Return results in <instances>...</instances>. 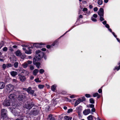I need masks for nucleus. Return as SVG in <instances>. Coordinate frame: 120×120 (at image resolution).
<instances>
[{"label":"nucleus","instance_id":"obj_1","mask_svg":"<svg viewBox=\"0 0 120 120\" xmlns=\"http://www.w3.org/2000/svg\"><path fill=\"white\" fill-rule=\"evenodd\" d=\"M44 55V53L40 50H38L36 51L35 55L36 59H35V58H34L33 60V64L36 66L38 68H39L40 64L38 62H35L34 60L35 59V60H38L42 58Z\"/></svg>","mask_w":120,"mask_h":120},{"label":"nucleus","instance_id":"obj_2","mask_svg":"<svg viewBox=\"0 0 120 120\" xmlns=\"http://www.w3.org/2000/svg\"><path fill=\"white\" fill-rule=\"evenodd\" d=\"M39 113V111L38 110L35 109H33L31 111L30 113H27V115H33L34 116H36Z\"/></svg>","mask_w":120,"mask_h":120},{"label":"nucleus","instance_id":"obj_3","mask_svg":"<svg viewBox=\"0 0 120 120\" xmlns=\"http://www.w3.org/2000/svg\"><path fill=\"white\" fill-rule=\"evenodd\" d=\"M34 104L33 102L29 103L26 104L24 105V107L26 109L28 110H30L34 106Z\"/></svg>","mask_w":120,"mask_h":120},{"label":"nucleus","instance_id":"obj_4","mask_svg":"<svg viewBox=\"0 0 120 120\" xmlns=\"http://www.w3.org/2000/svg\"><path fill=\"white\" fill-rule=\"evenodd\" d=\"M15 96V94H10L9 97V100H10V101H11L13 104H14Z\"/></svg>","mask_w":120,"mask_h":120},{"label":"nucleus","instance_id":"obj_5","mask_svg":"<svg viewBox=\"0 0 120 120\" xmlns=\"http://www.w3.org/2000/svg\"><path fill=\"white\" fill-rule=\"evenodd\" d=\"M11 101L9 100L6 99L3 103V105L5 106H8L10 105Z\"/></svg>","mask_w":120,"mask_h":120},{"label":"nucleus","instance_id":"obj_6","mask_svg":"<svg viewBox=\"0 0 120 120\" xmlns=\"http://www.w3.org/2000/svg\"><path fill=\"white\" fill-rule=\"evenodd\" d=\"M8 92H10L13 89V86L11 84L8 85L6 86Z\"/></svg>","mask_w":120,"mask_h":120},{"label":"nucleus","instance_id":"obj_7","mask_svg":"<svg viewBox=\"0 0 120 120\" xmlns=\"http://www.w3.org/2000/svg\"><path fill=\"white\" fill-rule=\"evenodd\" d=\"M6 112L7 110L6 109H3L1 110V112L2 116L3 117H4H4H5V118H6Z\"/></svg>","mask_w":120,"mask_h":120},{"label":"nucleus","instance_id":"obj_8","mask_svg":"<svg viewBox=\"0 0 120 120\" xmlns=\"http://www.w3.org/2000/svg\"><path fill=\"white\" fill-rule=\"evenodd\" d=\"M19 78L20 81L22 82H24L26 80V78L24 76L21 75H19Z\"/></svg>","mask_w":120,"mask_h":120},{"label":"nucleus","instance_id":"obj_9","mask_svg":"<svg viewBox=\"0 0 120 120\" xmlns=\"http://www.w3.org/2000/svg\"><path fill=\"white\" fill-rule=\"evenodd\" d=\"M43 43H34L33 44V46L37 48H39L42 47V45H43Z\"/></svg>","mask_w":120,"mask_h":120},{"label":"nucleus","instance_id":"obj_10","mask_svg":"<svg viewBox=\"0 0 120 120\" xmlns=\"http://www.w3.org/2000/svg\"><path fill=\"white\" fill-rule=\"evenodd\" d=\"M34 90H32V88L30 87H29L28 88L27 92L29 94H33L34 93Z\"/></svg>","mask_w":120,"mask_h":120},{"label":"nucleus","instance_id":"obj_11","mask_svg":"<svg viewBox=\"0 0 120 120\" xmlns=\"http://www.w3.org/2000/svg\"><path fill=\"white\" fill-rule=\"evenodd\" d=\"M98 14L99 16H103L104 15V14L103 9L102 8H100L99 10L98 11Z\"/></svg>","mask_w":120,"mask_h":120},{"label":"nucleus","instance_id":"obj_12","mask_svg":"<svg viewBox=\"0 0 120 120\" xmlns=\"http://www.w3.org/2000/svg\"><path fill=\"white\" fill-rule=\"evenodd\" d=\"M90 109H86L84 110L83 113V114L85 115L89 114L90 112Z\"/></svg>","mask_w":120,"mask_h":120},{"label":"nucleus","instance_id":"obj_13","mask_svg":"<svg viewBox=\"0 0 120 120\" xmlns=\"http://www.w3.org/2000/svg\"><path fill=\"white\" fill-rule=\"evenodd\" d=\"M11 75L13 77H14L17 75L18 74L17 72L14 71H11L10 73Z\"/></svg>","mask_w":120,"mask_h":120},{"label":"nucleus","instance_id":"obj_14","mask_svg":"<svg viewBox=\"0 0 120 120\" xmlns=\"http://www.w3.org/2000/svg\"><path fill=\"white\" fill-rule=\"evenodd\" d=\"M4 83L3 82H0V89H2L4 88L5 86Z\"/></svg>","mask_w":120,"mask_h":120},{"label":"nucleus","instance_id":"obj_15","mask_svg":"<svg viewBox=\"0 0 120 120\" xmlns=\"http://www.w3.org/2000/svg\"><path fill=\"white\" fill-rule=\"evenodd\" d=\"M81 100L79 98L77 101H76L75 104V106H76L79 104Z\"/></svg>","mask_w":120,"mask_h":120},{"label":"nucleus","instance_id":"obj_16","mask_svg":"<svg viewBox=\"0 0 120 120\" xmlns=\"http://www.w3.org/2000/svg\"><path fill=\"white\" fill-rule=\"evenodd\" d=\"M25 97V96L24 97L23 95H19L18 98V100L21 101L24 98V97Z\"/></svg>","mask_w":120,"mask_h":120},{"label":"nucleus","instance_id":"obj_17","mask_svg":"<svg viewBox=\"0 0 120 120\" xmlns=\"http://www.w3.org/2000/svg\"><path fill=\"white\" fill-rule=\"evenodd\" d=\"M16 55L18 56H20L22 55V53L20 50H17L16 52Z\"/></svg>","mask_w":120,"mask_h":120},{"label":"nucleus","instance_id":"obj_18","mask_svg":"<svg viewBox=\"0 0 120 120\" xmlns=\"http://www.w3.org/2000/svg\"><path fill=\"white\" fill-rule=\"evenodd\" d=\"M18 110H19L17 108H16L15 110L13 112V113L15 116H16L18 115Z\"/></svg>","mask_w":120,"mask_h":120},{"label":"nucleus","instance_id":"obj_19","mask_svg":"<svg viewBox=\"0 0 120 120\" xmlns=\"http://www.w3.org/2000/svg\"><path fill=\"white\" fill-rule=\"evenodd\" d=\"M39 70L37 69H35L33 71V74L35 76H36L37 75V73L38 72Z\"/></svg>","mask_w":120,"mask_h":120},{"label":"nucleus","instance_id":"obj_20","mask_svg":"<svg viewBox=\"0 0 120 120\" xmlns=\"http://www.w3.org/2000/svg\"><path fill=\"white\" fill-rule=\"evenodd\" d=\"M56 86L55 85H53L51 87L52 90L53 91H54L56 90Z\"/></svg>","mask_w":120,"mask_h":120},{"label":"nucleus","instance_id":"obj_21","mask_svg":"<svg viewBox=\"0 0 120 120\" xmlns=\"http://www.w3.org/2000/svg\"><path fill=\"white\" fill-rule=\"evenodd\" d=\"M31 50L30 49H29L28 50H26L25 53L28 54H30L31 53Z\"/></svg>","mask_w":120,"mask_h":120},{"label":"nucleus","instance_id":"obj_22","mask_svg":"<svg viewBox=\"0 0 120 120\" xmlns=\"http://www.w3.org/2000/svg\"><path fill=\"white\" fill-rule=\"evenodd\" d=\"M108 30L110 32L112 33V34L116 38L117 37V36L114 33L112 32V30L111 29L109 28L108 29Z\"/></svg>","mask_w":120,"mask_h":120},{"label":"nucleus","instance_id":"obj_23","mask_svg":"<svg viewBox=\"0 0 120 120\" xmlns=\"http://www.w3.org/2000/svg\"><path fill=\"white\" fill-rule=\"evenodd\" d=\"M23 67L25 68H26L28 66V64L26 62H25L22 65Z\"/></svg>","mask_w":120,"mask_h":120},{"label":"nucleus","instance_id":"obj_24","mask_svg":"<svg viewBox=\"0 0 120 120\" xmlns=\"http://www.w3.org/2000/svg\"><path fill=\"white\" fill-rule=\"evenodd\" d=\"M93 116L92 115H90L87 117L88 120H92Z\"/></svg>","mask_w":120,"mask_h":120},{"label":"nucleus","instance_id":"obj_25","mask_svg":"<svg viewBox=\"0 0 120 120\" xmlns=\"http://www.w3.org/2000/svg\"><path fill=\"white\" fill-rule=\"evenodd\" d=\"M103 3V1L102 0H98V4L100 5H101Z\"/></svg>","mask_w":120,"mask_h":120},{"label":"nucleus","instance_id":"obj_26","mask_svg":"<svg viewBox=\"0 0 120 120\" xmlns=\"http://www.w3.org/2000/svg\"><path fill=\"white\" fill-rule=\"evenodd\" d=\"M7 68H8L10 67H12L13 66V65L11 64L10 63L7 64H6Z\"/></svg>","mask_w":120,"mask_h":120},{"label":"nucleus","instance_id":"obj_27","mask_svg":"<svg viewBox=\"0 0 120 120\" xmlns=\"http://www.w3.org/2000/svg\"><path fill=\"white\" fill-rule=\"evenodd\" d=\"M79 99H80L81 100V102H82L84 101H85L86 100L85 98L84 97L80 98H79Z\"/></svg>","mask_w":120,"mask_h":120},{"label":"nucleus","instance_id":"obj_28","mask_svg":"<svg viewBox=\"0 0 120 120\" xmlns=\"http://www.w3.org/2000/svg\"><path fill=\"white\" fill-rule=\"evenodd\" d=\"M18 63L17 62H16L14 64V66L15 68H17L18 66Z\"/></svg>","mask_w":120,"mask_h":120},{"label":"nucleus","instance_id":"obj_29","mask_svg":"<svg viewBox=\"0 0 120 120\" xmlns=\"http://www.w3.org/2000/svg\"><path fill=\"white\" fill-rule=\"evenodd\" d=\"M90 103L92 104H94V100L92 98H90Z\"/></svg>","mask_w":120,"mask_h":120},{"label":"nucleus","instance_id":"obj_30","mask_svg":"<svg viewBox=\"0 0 120 120\" xmlns=\"http://www.w3.org/2000/svg\"><path fill=\"white\" fill-rule=\"evenodd\" d=\"M2 68L4 70L6 68H7L6 64H3L2 66Z\"/></svg>","mask_w":120,"mask_h":120},{"label":"nucleus","instance_id":"obj_31","mask_svg":"<svg viewBox=\"0 0 120 120\" xmlns=\"http://www.w3.org/2000/svg\"><path fill=\"white\" fill-rule=\"evenodd\" d=\"M91 19L92 21L94 22H96L97 21V19L96 18H95L92 17L91 18Z\"/></svg>","mask_w":120,"mask_h":120},{"label":"nucleus","instance_id":"obj_32","mask_svg":"<svg viewBox=\"0 0 120 120\" xmlns=\"http://www.w3.org/2000/svg\"><path fill=\"white\" fill-rule=\"evenodd\" d=\"M100 19L101 21H102L104 20V19L103 18V16H100Z\"/></svg>","mask_w":120,"mask_h":120},{"label":"nucleus","instance_id":"obj_33","mask_svg":"<svg viewBox=\"0 0 120 120\" xmlns=\"http://www.w3.org/2000/svg\"><path fill=\"white\" fill-rule=\"evenodd\" d=\"M34 81L37 82H41V81L39 80V78H38L35 79Z\"/></svg>","mask_w":120,"mask_h":120},{"label":"nucleus","instance_id":"obj_34","mask_svg":"<svg viewBox=\"0 0 120 120\" xmlns=\"http://www.w3.org/2000/svg\"><path fill=\"white\" fill-rule=\"evenodd\" d=\"M120 69V65H119L118 67L116 66L114 68V70H117V71H118Z\"/></svg>","mask_w":120,"mask_h":120},{"label":"nucleus","instance_id":"obj_35","mask_svg":"<svg viewBox=\"0 0 120 120\" xmlns=\"http://www.w3.org/2000/svg\"><path fill=\"white\" fill-rule=\"evenodd\" d=\"M57 42V41H55L52 45H51V47H52L53 46H54L56 44Z\"/></svg>","mask_w":120,"mask_h":120},{"label":"nucleus","instance_id":"obj_36","mask_svg":"<svg viewBox=\"0 0 120 120\" xmlns=\"http://www.w3.org/2000/svg\"><path fill=\"white\" fill-rule=\"evenodd\" d=\"M44 86V85H40L38 86V87L40 89H42Z\"/></svg>","mask_w":120,"mask_h":120},{"label":"nucleus","instance_id":"obj_37","mask_svg":"<svg viewBox=\"0 0 120 120\" xmlns=\"http://www.w3.org/2000/svg\"><path fill=\"white\" fill-rule=\"evenodd\" d=\"M44 70L42 69H41L39 70V72L41 74H42L44 72Z\"/></svg>","mask_w":120,"mask_h":120},{"label":"nucleus","instance_id":"obj_38","mask_svg":"<svg viewBox=\"0 0 120 120\" xmlns=\"http://www.w3.org/2000/svg\"><path fill=\"white\" fill-rule=\"evenodd\" d=\"M13 82L15 83H16L18 82V81L15 79H13L12 80Z\"/></svg>","mask_w":120,"mask_h":120},{"label":"nucleus","instance_id":"obj_39","mask_svg":"<svg viewBox=\"0 0 120 120\" xmlns=\"http://www.w3.org/2000/svg\"><path fill=\"white\" fill-rule=\"evenodd\" d=\"M68 97H69L70 98H72L75 97V95H72L71 96H68Z\"/></svg>","mask_w":120,"mask_h":120},{"label":"nucleus","instance_id":"obj_40","mask_svg":"<svg viewBox=\"0 0 120 120\" xmlns=\"http://www.w3.org/2000/svg\"><path fill=\"white\" fill-rule=\"evenodd\" d=\"M98 93H96L93 94V96L94 97H95L98 95Z\"/></svg>","mask_w":120,"mask_h":120},{"label":"nucleus","instance_id":"obj_41","mask_svg":"<svg viewBox=\"0 0 120 120\" xmlns=\"http://www.w3.org/2000/svg\"><path fill=\"white\" fill-rule=\"evenodd\" d=\"M73 110V109H68V113H69L72 112Z\"/></svg>","mask_w":120,"mask_h":120},{"label":"nucleus","instance_id":"obj_42","mask_svg":"<svg viewBox=\"0 0 120 120\" xmlns=\"http://www.w3.org/2000/svg\"><path fill=\"white\" fill-rule=\"evenodd\" d=\"M87 11V8H84L83 9V11L85 13Z\"/></svg>","mask_w":120,"mask_h":120},{"label":"nucleus","instance_id":"obj_43","mask_svg":"<svg viewBox=\"0 0 120 120\" xmlns=\"http://www.w3.org/2000/svg\"><path fill=\"white\" fill-rule=\"evenodd\" d=\"M85 96L87 98H89L91 97V96L90 94H86L85 95Z\"/></svg>","mask_w":120,"mask_h":120},{"label":"nucleus","instance_id":"obj_44","mask_svg":"<svg viewBox=\"0 0 120 120\" xmlns=\"http://www.w3.org/2000/svg\"><path fill=\"white\" fill-rule=\"evenodd\" d=\"M83 18V16L82 15H80L79 16L78 18V20H80V19L82 18Z\"/></svg>","mask_w":120,"mask_h":120},{"label":"nucleus","instance_id":"obj_45","mask_svg":"<svg viewBox=\"0 0 120 120\" xmlns=\"http://www.w3.org/2000/svg\"><path fill=\"white\" fill-rule=\"evenodd\" d=\"M27 64H28V65L32 63V61H29L28 60L27 62Z\"/></svg>","mask_w":120,"mask_h":120},{"label":"nucleus","instance_id":"obj_46","mask_svg":"<svg viewBox=\"0 0 120 120\" xmlns=\"http://www.w3.org/2000/svg\"><path fill=\"white\" fill-rule=\"evenodd\" d=\"M97 17L98 15L97 14H94L93 15V16L92 17L96 18H97Z\"/></svg>","mask_w":120,"mask_h":120},{"label":"nucleus","instance_id":"obj_47","mask_svg":"<svg viewBox=\"0 0 120 120\" xmlns=\"http://www.w3.org/2000/svg\"><path fill=\"white\" fill-rule=\"evenodd\" d=\"M90 11H86V12L85 13L86 14H85L86 15H88L90 14Z\"/></svg>","mask_w":120,"mask_h":120},{"label":"nucleus","instance_id":"obj_48","mask_svg":"<svg viewBox=\"0 0 120 120\" xmlns=\"http://www.w3.org/2000/svg\"><path fill=\"white\" fill-rule=\"evenodd\" d=\"M8 48L6 47H4L3 49V51H7Z\"/></svg>","mask_w":120,"mask_h":120},{"label":"nucleus","instance_id":"obj_49","mask_svg":"<svg viewBox=\"0 0 120 120\" xmlns=\"http://www.w3.org/2000/svg\"><path fill=\"white\" fill-rule=\"evenodd\" d=\"M30 68L31 70H32L34 69V67L32 65H31L30 67Z\"/></svg>","mask_w":120,"mask_h":120},{"label":"nucleus","instance_id":"obj_50","mask_svg":"<svg viewBox=\"0 0 120 120\" xmlns=\"http://www.w3.org/2000/svg\"><path fill=\"white\" fill-rule=\"evenodd\" d=\"M3 42H1L0 44V49L3 46Z\"/></svg>","mask_w":120,"mask_h":120},{"label":"nucleus","instance_id":"obj_51","mask_svg":"<svg viewBox=\"0 0 120 120\" xmlns=\"http://www.w3.org/2000/svg\"><path fill=\"white\" fill-rule=\"evenodd\" d=\"M98 10V8L97 7H95L94 8V10L95 11H96Z\"/></svg>","mask_w":120,"mask_h":120},{"label":"nucleus","instance_id":"obj_52","mask_svg":"<svg viewBox=\"0 0 120 120\" xmlns=\"http://www.w3.org/2000/svg\"><path fill=\"white\" fill-rule=\"evenodd\" d=\"M102 88V87H101V88ZM98 92L99 93H101L102 92V90L100 88V89H99L98 90Z\"/></svg>","mask_w":120,"mask_h":120},{"label":"nucleus","instance_id":"obj_53","mask_svg":"<svg viewBox=\"0 0 120 120\" xmlns=\"http://www.w3.org/2000/svg\"><path fill=\"white\" fill-rule=\"evenodd\" d=\"M90 107L91 108H93L94 107V105L93 104H90L89 105Z\"/></svg>","mask_w":120,"mask_h":120},{"label":"nucleus","instance_id":"obj_54","mask_svg":"<svg viewBox=\"0 0 120 120\" xmlns=\"http://www.w3.org/2000/svg\"><path fill=\"white\" fill-rule=\"evenodd\" d=\"M105 27L108 29L109 28V26L108 24H106L105 25Z\"/></svg>","mask_w":120,"mask_h":120},{"label":"nucleus","instance_id":"obj_55","mask_svg":"<svg viewBox=\"0 0 120 120\" xmlns=\"http://www.w3.org/2000/svg\"><path fill=\"white\" fill-rule=\"evenodd\" d=\"M91 111L93 112H95V109L94 108H93L91 110Z\"/></svg>","mask_w":120,"mask_h":120},{"label":"nucleus","instance_id":"obj_56","mask_svg":"<svg viewBox=\"0 0 120 120\" xmlns=\"http://www.w3.org/2000/svg\"><path fill=\"white\" fill-rule=\"evenodd\" d=\"M21 58L22 59H23L25 58V55H22V56L21 57Z\"/></svg>","mask_w":120,"mask_h":120},{"label":"nucleus","instance_id":"obj_57","mask_svg":"<svg viewBox=\"0 0 120 120\" xmlns=\"http://www.w3.org/2000/svg\"><path fill=\"white\" fill-rule=\"evenodd\" d=\"M46 47L47 48L49 49L51 47V45H47L46 46Z\"/></svg>","mask_w":120,"mask_h":120},{"label":"nucleus","instance_id":"obj_58","mask_svg":"<svg viewBox=\"0 0 120 120\" xmlns=\"http://www.w3.org/2000/svg\"><path fill=\"white\" fill-rule=\"evenodd\" d=\"M106 21H105L102 22V23L104 25H106Z\"/></svg>","mask_w":120,"mask_h":120},{"label":"nucleus","instance_id":"obj_59","mask_svg":"<svg viewBox=\"0 0 120 120\" xmlns=\"http://www.w3.org/2000/svg\"><path fill=\"white\" fill-rule=\"evenodd\" d=\"M27 89L28 88H23V90H25L27 92Z\"/></svg>","mask_w":120,"mask_h":120},{"label":"nucleus","instance_id":"obj_60","mask_svg":"<svg viewBox=\"0 0 120 120\" xmlns=\"http://www.w3.org/2000/svg\"><path fill=\"white\" fill-rule=\"evenodd\" d=\"M23 118H21L17 119L15 120H23Z\"/></svg>","mask_w":120,"mask_h":120},{"label":"nucleus","instance_id":"obj_61","mask_svg":"<svg viewBox=\"0 0 120 120\" xmlns=\"http://www.w3.org/2000/svg\"><path fill=\"white\" fill-rule=\"evenodd\" d=\"M104 2L105 3H107L109 1V0H104Z\"/></svg>","mask_w":120,"mask_h":120},{"label":"nucleus","instance_id":"obj_62","mask_svg":"<svg viewBox=\"0 0 120 120\" xmlns=\"http://www.w3.org/2000/svg\"><path fill=\"white\" fill-rule=\"evenodd\" d=\"M64 118L66 120H68V116H65L64 117Z\"/></svg>","mask_w":120,"mask_h":120},{"label":"nucleus","instance_id":"obj_63","mask_svg":"<svg viewBox=\"0 0 120 120\" xmlns=\"http://www.w3.org/2000/svg\"><path fill=\"white\" fill-rule=\"evenodd\" d=\"M72 117H71L68 116V120H71Z\"/></svg>","mask_w":120,"mask_h":120},{"label":"nucleus","instance_id":"obj_64","mask_svg":"<svg viewBox=\"0 0 120 120\" xmlns=\"http://www.w3.org/2000/svg\"><path fill=\"white\" fill-rule=\"evenodd\" d=\"M55 119L54 117H52L50 118V120H55Z\"/></svg>","mask_w":120,"mask_h":120}]
</instances>
